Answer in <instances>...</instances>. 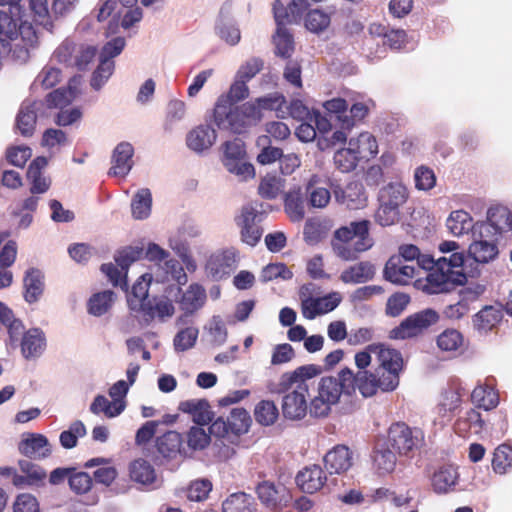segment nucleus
Listing matches in <instances>:
<instances>
[{
	"label": "nucleus",
	"mask_w": 512,
	"mask_h": 512,
	"mask_svg": "<svg viewBox=\"0 0 512 512\" xmlns=\"http://www.w3.org/2000/svg\"><path fill=\"white\" fill-rule=\"evenodd\" d=\"M335 200L348 209H360L366 205L367 197L364 187L359 182H350L345 188L334 189Z\"/></svg>",
	"instance_id": "b1692460"
},
{
	"label": "nucleus",
	"mask_w": 512,
	"mask_h": 512,
	"mask_svg": "<svg viewBox=\"0 0 512 512\" xmlns=\"http://www.w3.org/2000/svg\"><path fill=\"white\" fill-rule=\"evenodd\" d=\"M327 234L325 225L317 218L308 219L304 225V240L309 245L319 243Z\"/></svg>",
	"instance_id": "e2e57ef3"
},
{
	"label": "nucleus",
	"mask_w": 512,
	"mask_h": 512,
	"mask_svg": "<svg viewBox=\"0 0 512 512\" xmlns=\"http://www.w3.org/2000/svg\"><path fill=\"white\" fill-rule=\"evenodd\" d=\"M216 34L227 44L234 46L239 43L241 34L238 26L228 16L220 15L215 26Z\"/></svg>",
	"instance_id": "49530a36"
},
{
	"label": "nucleus",
	"mask_w": 512,
	"mask_h": 512,
	"mask_svg": "<svg viewBox=\"0 0 512 512\" xmlns=\"http://www.w3.org/2000/svg\"><path fill=\"white\" fill-rule=\"evenodd\" d=\"M341 300L338 292H332L323 297L308 296L301 301L302 315L309 320L315 319L318 315L333 311Z\"/></svg>",
	"instance_id": "dca6fc26"
},
{
	"label": "nucleus",
	"mask_w": 512,
	"mask_h": 512,
	"mask_svg": "<svg viewBox=\"0 0 512 512\" xmlns=\"http://www.w3.org/2000/svg\"><path fill=\"white\" fill-rule=\"evenodd\" d=\"M143 253L142 247H126L115 256L117 266L112 263L102 264L101 271L114 286L127 290V270L133 262L141 258Z\"/></svg>",
	"instance_id": "9b49d317"
},
{
	"label": "nucleus",
	"mask_w": 512,
	"mask_h": 512,
	"mask_svg": "<svg viewBox=\"0 0 512 512\" xmlns=\"http://www.w3.org/2000/svg\"><path fill=\"white\" fill-rule=\"evenodd\" d=\"M150 280L146 279V275H143L133 285L131 293L127 296V303L131 311L140 312L145 306L148 299Z\"/></svg>",
	"instance_id": "a19ab883"
},
{
	"label": "nucleus",
	"mask_w": 512,
	"mask_h": 512,
	"mask_svg": "<svg viewBox=\"0 0 512 512\" xmlns=\"http://www.w3.org/2000/svg\"><path fill=\"white\" fill-rule=\"evenodd\" d=\"M320 373L321 368L317 365H303L281 374L277 382L268 384L270 393L284 394L282 413L286 419L301 420L306 416L309 410L307 397L310 396L307 381Z\"/></svg>",
	"instance_id": "f03ea898"
},
{
	"label": "nucleus",
	"mask_w": 512,
	"mask_h": 512,
	"mask_svg": "<svg viewBox=\"0 0 512 512\" xmlns=\"http://www.w3.org/2000/svg\"><path fill=\"white\" fill-rule=\"evenodd\" d=\"M446 227L448 231L455 237H461L463 235L471 234L473 237V231L476 227L471 215L464 210L452 211L447 220Z\"/></svg>",
	"instance_id": "c85d7f7f"
},
{
	"label": "nucleus",
	"mask_w": 512,
	"mask_h": 512,
	"mask_svg": "<svg viewBox=\"0 0 512 512\" xmlns=\"http://www.w3.org/2000/svg\"><path fill=\"white\" fill-rule=\"evenodd\" d=\"M284 208L292 221H301L304 218L305 204L299 189L285 195Z\"/></svg>",
	"instance_id": "3c124183"
},
{
	"label": "nucleus",
	"mask_w": 512,
	"mask_h": 512,
	"mask_svg": "<svg viewBox=\"0 0 512 512\" xmlns=\"http://www.w3.org/2000/svg\"><path fill=\"white\" fill-rule=\"evenodd\" d=\"M476 225L489 226V232L498 237L503 232L512 229V213L504 206L491 207L487 211V220L478 221Z\"/></svg>",
	"instance_id": "4be33fe9"
},
{
	"label": "nucleus",
	"mask_w": 512,
	"mask_h": 512,
	"mask_svg": "<svg viewBox=\"0 0 512 512\" xmlns=\"http://www.w3.org/2000/svg\"><path fill=\"white\" fill-rule=\"evenodd\" d=\"M489 226L476 225L473 231L469 255L478 263L486 264L498 255L497 238L489 232Z\"/></svg>",
	"instance_id": "f8f14e48"
},
{
	"label": "nucleus",
	"mask_w": 512,
	"mask_h": 512,
	"mask_svg": "<svg viewBox=\"0 0 512 512\" xmlns=\"http://www.w3.org/2000/svg\"><path fill=\"white\" fill-rule=\"evenodd\" d=\"M333 160L336 168L343 173L353 171L360 161L349 144L347 148L337 150Z\"/></svg>",
	"instance_id": "4d7b16f0"
},
{
	"label": "nucleus",
	"mask_w": 512,
	"mask_h": 512,
	"mask_svg": "<svg viewBox=\"0 0 512 512\" xmlns=\"http://www.w3.org/2000/svg\"><path fill=\"white\" fill-rule=\"evenodd\" d=\"M213 119L219 129L241 134L260 122L262 112L253 102L233 106L221 97L215 105Z\"/></svg>",
	"instance_id": "39448f33"
},
{
	"label": "nucleus",
	"mask_w": 512,
	"mask_h": 512,
	"mask_svg": "<svg viewBox=\"0 0 512 512\" xmlns=\"http://www.w3.org/2000/svg\"><path fill=\"white\" fill-rule=\"evenodd\" d=\"M152 206V194L148 188L137 191L131 202L132 215L135 219L143 220L149 217Z\"/></svg>",
	"instance_id": "de8ad7c7"
},
{
	"label": "nucleus",
	"mask_w": 512,
	"mask_h": 512,
	"mask_svg": "<svg viewBox=\"0 0 512 512\" xmlns=\"http://www.w3.org/2000/svg\"><path fill=\"white\" fill-rule=\"evenodd\" d=\"M179 410L192 416L193 421L199 427L207 425L212 420V411L210 405L205 399H191L182 401L179 404Z\"/></svg>",
	"instance_id": "7c9ffc66"
},
{
	"label": "nucleus",
	"mask_w": 512,
	"mask_h": 512,
	"mask_svg": "<svg viewBox=\"0 0 512 512\" xmlns=\"http://www.w3.org/2000/svg\"><path fill=\"white\" fill-rule=\"evenodd\" d=\"M284 183L283 178L267 174L259 185V194L266 199H275L282 192Z\"/></svg>",
	"instance_id": "052dcab7"
},
{
	"label": "nucleus",
	"mask_w": 512,
	"mask_h": 512,
	"mask_svg": "<svg viewBox=\"0 0 512 512\" xmlns=\"http://www.w3.org/2000/svg\"><path fill=\"white\" fill-rule=\"evenodd\" d=\"M369 108L366 103L355 102L350 107V115L339 116V122L344 129L351 130L357 122L363 120L368 114Z\"/></svg>",
	"instance_id": "338daca9"
},
{
	"label": "nucleus",
	"mask_w": 512,
	"mask_h": 512,
	"mask_svg": "<svg viewBox=\"0 0 512 512\" xmlns=\"http://www.w3.org/2000/svg\"><path fill=\"white\" fill-rule=\"evenodd\" d=\"M255 420L263 425L270 426L275 423L279 416V411L275 403L271 400L260 401L254 410Z\"/></svg>",
	"instance_id": "864d4df0"
},
{
	"label": "nucleus",
	"mask_w": 512,
	"mask_h": 512,
	"mask_svg": "<svg viewBox=\"0 0 512 512\" xmlns=\"http://www.w3.org/2000/svg\"><path fill=\"white\" fill-rule=\"evenodd\" d=\"M86 432V427L82 421H74L68 430L61 432L59 436L61 446L65 449H72L76 447L78 438L84 437Z\"/></svg>",
	"instance_id": "bf43d9fd"
},
{
	"label": "nucleus",
	"mask_w": 512,
	"mask_h": 512,
	"mask_svg": "<svg viewBox=\"0 0 512 512\" xmlns=\"http://www.w3.org/2000/svg\"><path fill=\"white\" fill-rule=\"evenodd\" d=\"M370 221H352L335 230L331 246L334 254L345 261L357 260L359 254L369 250L373 244L370 236Z\"/></svg>",
	"instance_id": "20e7f679"
},
{
	"label": "nucleus",
	"mask_w": 512,
	"mask_h": 512,
	"mask_svg": "<svg viewBox=\"0 0 512 512\" xmlns=\"http://www.w3.org/2000/svg\"><path fill=\"white\" fill-rule=\"evenodd\" d=\"M396 455L385 445L375 448L373 454V465L379 475L391 473L396 466Z\"/></svg>",
	"instance_id": "a18cd8bd"
},
{
	"label": "nucleus",
	"mask_w": 512,
	"mask_h": 512,
	"mask_svg": "<svg viewBox=\"0 0 512 512\" xmlns=\"http://www.w3.org/2000/svg\"><path fill=\"white\" fill-rule=\"evenodd\" d=\"M206 301V291L198 283L191 284L185 292L182 293L180 299L177 302L180 305V309L186 314H194L196 311L201 309Z\"/></svg>",
	"instance_id": "c756f323"
},
{
	"label": "nucleus",
	"mask_w": 512,
	"mask_h": 512,
	"mask_svg": "<svg viewBox=\"0 0 512 512\" xmlns=\"http://www.w3.org/2000/svg\"><path fill=\"white\" fill-rule=\"evenodd\" d=\"M115 298L116 295L111 290L93 294L87 303L88 313L96 317L106 314L111 309Z\"/></svg>",
	"instance_id": "c03bdc74"
},
{
	"label": "nucleus",
	"mask_w": 512,
	"mask_h": 512,
	"mask_svg": "<svg viewBox=\"0 0 512 512\" xmlns=\"http://www.w3.org/2000/svg\"><path fill=\"white\" fill-rule=\"evenodd\" d=\"M25 300L29 303L38 301L44 289L43 273L36 268H30L24 277Z\"/></svg>",
	"instance_id": "58836bf2"
},
{
	"label": "nucleus",
	"mask_w": 512,
	"mask_h": 512,
	"mask_svg": "<svg viewBox=\"0 0 512 512\" xmlns=\"http://www.w3.org/2000/svg\"><path fill=\"white\" fill-rule=\"evenodd\" d=\"M439 319L436 311L425 309L405 318L400 325L390 331L391 339H407L421 333L424 329L435 324Z\"/></svg>",
	"instance_id": "ddd939ff"
},
{
	"label": "nucleus",
	"mask_w": 512,
	"mask_h": 512,
	"mask_svg": "<svg viewBox=\"0 0 512 512\" xmlns=\"http://www.w3.org/2000/svg\"><path fill=\"white\" fill-rule=\"evenodd\" d=\"M80 83V77H74L70 80L67 89H56L50 92L46 97V110L49 108H63L69 105L77 96V85Z\"/></svg>",
	"instance_id": "f704fd0d"
},
{
	"label": "nucleus",
	"mask_w": 512,
	"mask_h": 512,
	"mask_svg": "<svg viewBox=\"0 0 512 512\" xmlns=\"http://www.w3.org/2000/svg\"><path fill=\"white\" fill-rule=\"evenodd\" d=\"M237 255L233 249L213 253L207 260L205 269L209 277L221 280L228 277L236 268Z\"/></svg>",
	"instance_id": "2eb2a0df"
},
{
	"label": "nucleus",
	"mask_w": 512,
	"mask_h": 512,
	"mask_svg": "<svg viewBox=\"0 0 512 512\" xmlns=\"http://www.w3.org/2000/svg\"><path fill=\"white\" fill-rule=\"evenodd\" d=\"M348 144L353 148V152L358 159L369 160L378 153V145L375 137L369 132H362L356 138H351Z\"/></svg>",
	"instance_id": "c9c22d12"
},
{
	"label": "nucleus",
	"mask_w": 512,
	"mask_h": 512,
	"mask_svg": "<svg viewBox=\"0 0 512 512\" xmlns=\"http://www.w3.org/2000/svg\"><path fill=\"white\" fill-rule=\"evenodd\" d=\"M199 330L194 326L180 329L173 339L175 351L184 352L193 348L198 339Z\"/></svg>",
	"instance_id": "5fc2aeb1"
},
{
	"label": "nucleus",
	"mask_w": 512,
	"mask_h": 512,
	"mask_svg": "<svg viewBox=\"0 0 512 512\" xmlns=\"http://www.w3.org/2000/svg\"><path fill=\"white\" fill-rule=\"evenodd\" d=\"M156 446L158 452L165 458H174L178 454L186 453L184 450L183 438L176 431H168L157 438Z\"/></svg>",
	"instance_id": "2f4dec72"
},
{
	"label": "nucleus",
	"mask_w": 512,
	"mask_h": 512,
	"mask_svg": "<svg viewBox=\"0 0 512 512\" xmlns=\"http://www.w3.org/2000/svg\"><path fill=\"white\" fill-rule=\"evenodd\" d=\"M415 271L414 265L405 264L399 256H392L386 262L383 274L391 283L406 285L415 276Z\"/></svg>",
	"instance_id": "5701e85b"
},
{
	"label": "nucleus",
	"mask_w": 512,
	"mask_h": 512,
	"mask_svg": "<svg viewBox=\"0 0 512 512\" xmlns=\"http://www.w3.org/2000/svg\"><path fill=\"white\" fill-rule=\"evenodd\" d=\"M471 400L479 408L490 410L498 405V395L489 385H478L471 393Z\"/></svg>",
	"instance_id": "09e8293b"
},
{
	"label": "nucleus",
	"mask_w": 512,
	"mask_h": 512,
	"mask_svg": "<svg viewBox=\"0 0 512 512\" xmlns=\"http://www.w3.org/2000/svg\"><path fill=\"white\" fill-rule=\"evenodd\" d=\"M223 165L230 172L242 179L252 178L255 170L252 164L246 161V150L241 139L226 141L223 144Z\"/></svg>",
	"instance_id": "9d476101"
},
{
	"label": "nucleus",
	"mask_w": 512,
	"mask_h": 512,
	"mask_svg": "<svg viewBox=\"0 0 512 512\" xmlns=\"http://www.w3.org/2000/svg\"><path fill=\"white\" fill-rule=\"evenodd\" d=\"M502 319V311L494 306H486L473 319L474 328L479 333L492 330Z\"/></svg>",
	"instance_id": "ea45409f"
},
{
	"label": "nucleus",
	"mask_w": 512,
	"mask_h": 512,
	"mask_svg": "<svg viewBox=\"0 0 512 512\" xmlns=\"http://www.w3.org/2000/svg\"><path fill=\"white\" fill-rule=\"evenodd\" d=\"M216 139L217 132L212 126L200 124L187 133L186 145L191 151L202 154L214 145Z\"/></svg>",
	"instance_id": "f3484780"
},
{
	"label": "nucleus",
	"mask_w": 512,
	"mask_h": 512,
	"mask_svg": "<svg viewBox=\"0 0 512 512\" xmlns=\"http://www.w3.org/2000/svg\"><path fill=\"white\" fill-rule=\"evenodd\" d=\"M211 440L210 434L203 427L192 426L186 434V445H184L185 457L191 456L195 451L205 449Z\"/></svg>",
	"instance_id": "37998d69"
},
{
	"label": "nucleus",
	"mask_w": 512,
	"mask_h": 512,
	"mask_svg": "<svg viewBox=\"0 0 512 512\" xmlns=\"http://www.w3.org/2000/svg\"><path fill=\"white\" fill-rule=\"evenodd\" d=\"M358 372L341 369L336 376H324L317 384L316 394L311 397V416L326 417L342 395L351 396L356 389L363 397H372L379 390L390 392L399 385L403 368L402 354L384 344H370L354 356Z\"/></svg>",
	"instance_id": "f257e3e1"
},
{
	"label": "nucleus",
	"mask_w": 512,
	"mask_h": 512,
	"mask_svg": "<svg viewBox=\"0 0 512 512\" xmlns=\"http://www.w3.org/2000/svg\"><path fill=\"white\" fill-rule=\"evenodd\" d=\"M457 469L451 465L443 466L432 477L433 490L438 494H445L453 490L458 480Z\"/></svg>",
	"instance_id": "4c0bfd02"
},
{
	"label": "nucleus",
	"mask_w": 512,
	"mask_h": 512,
	"mask_svg": "<svg viewBox=\"0 0 512 512\" xmlns=\"http://www.w3.org/2000/svg\"><path fill=\"white\" fill-rule=\"evenodd\" d=\"M463 264V253L439 257L436 269L427 272L425 282L421 285L422 290L427 294H439L451 291L456 285L464 284L466 275Z\"/></svg>",
	"instance_id": "423d86ee"
},
{
	"label": "nucleus",
	"mask_w": 512,
	"mask_h": 512,
	"mask_svg": "<svg viewBox=\"0 0 512 512\" xmlns=\"http://www.w3.org/2000/svg\"><path fill=\"white\" fill-rule=\"evenodd\" d=\"M409 198L408 188L402 182H389L379 189L375 221L382 227L392 226L400 221L401 207Z\"/></svg>",
	"instance_id": "0eeeda50"
},
{
	"label": "nucleus",
	"mask_w": 512,
	"mask_h": 512,
	"mask_svg": "<svg viewBox=\"0 0 512 512\" xmlns=\"http://www.w3.org/2000/svg\"><path fill=\"white\" fill-rule=\"evenodd\" d=\"M47 117L45 102L25 99L16 116V128L22 136H32L38 120Z\"/></svg>",
	"instance_id": "4468645a"
},
{
	"label": "nucleus",
	"mask_w": 512,
	"mask_h": 512,
	"mask_svg": "<svg viewBox=\"0 0 512 512\" xmlns=\"http://www.w3.org/2000/svg\"><path fill=\"white\" fill-rule=\"evenodd\" d=\"M61 70L53 66H45L35 78L32 88L49 89L60 82Z\"/></svg>",
	"instance_id": "0e129e2a"
},
{
	"label": "nucleus",
	"mask_w": 512,
	"mask_h": 512,
	"mask_svg": "<svg viewBox=\"0 0 512 512\" xmlns=\"http://www.w3.org/2000/svg\"><path fill=\"white\" fill-rule=\"evenodd\" d=\"M223 512H253L254 499L244 492L230 495L222 504Z\"/></svg>",
	"instance_id": "8fccbe9b"
},
{
	"label": "nucleus",
	"mask_w": 512,
	"mask_h": 512,
	"mask_svg": "<svg viewBox=\"0 0 512 512\" xmlns=\"http://www.w3.org/2000/svg\"><path fill=\"white\" fill-rule=\"evenodd\" d=\"M424 441V433L419 428H411L404 422H397L390 426L388 442L400 455L419 449Z\"/></svg>",
	"instance_id": "1a4fd4ad"
},
{
	"label": "nucleus",
	"mask_w": 512,
	"mask_h": 512,
	"mask_svg": "<svg viewBox=\"0 0 512 512\" xmlns=\"http://www.w3.org/2000/svg\"><path fill=\"white\" fill-rule=\"evenodd\" d=\"M26 40L30 45L37 41V33L33 25L23 20L20 5H10L0 10V42L3 46L11 41Z\"/></svg>",
	"instance_id": "6e6552de"
},
{
	"label": "nucleus",
	"mask_w": 512,
	"mask_h": 512,
	"mask_svg": "<svg viewBox=\"0 0 512 512\" xmlns=\"http://www.w3.org/2000/svg\"><path fill=\"white\" fill-rule=\"evenodd\" d=\"M130 478L132 481L147 487H156L157 476L154 467L145 459H137L130 464Z\"/></svg>",
	"instance_id": "473e14b6"
},
{
	"label": "nucleus",
	"mask_w": 512,
	"mask_h": 512,
	"mask_svg": "<svg viewBox=\"0 0 512 512\" xmlns=\"http://www.w3.org/2000/svg\"><path fill=\"white\" fill-rule=\"evenodd\" d=\"M463 343L461 333L455 329H447L437 337V346L445 352L456 351Z\"/></svg>",
	"instance_id": "774afa93"
},
{
	"label": "nucleus",
	"mask_w": 512,
	"mask_h": 512,
	"mask_svg": "<svg viewBox=\"0 0 512 512\" xmlns=\"http://www.w3.org/2000/svg\"><path fill=\"white\" fill-rule=\"evenodd\" d=\"M174 312L173 302L165 295L153 297L140 311L147 323L155 318L165 321L167 318L172 317Z\"/></svg>",
	"instance_id": "a878e982"
},
{
	"label": "nucleus",
	"mask_w": 512,
	"mask_h": 512,
	"mask_svg": "<svg viewBox=\"0 0 512 512\" xmlns=\"http://www.w3.org/2000/svg\"><path fill=\"white\" fill-rule=\"evenodd\" d=\"M134 155V148L129 142L119 143L113 150L111 157V168L108 175L116 177H125L133 167L132 157Z\"/></svg>",
	"instance_id": "aec40b11"
},
{
	"label": "nucleus",
	"mask_w": 512,
	"mask_h": 512,
	"mask_svg": "<svg viewBox=\"0 0 512 512\" xmlns=\"http://www.w3.org/2000/svg\"><path fill=\"white\" fill-rule=\"evenodd\" d=\"M114 69L115 63L113 60L100 59L99 65L91 77V87L96 91L100 90L112 76Z\"/></svg>",
	"instance_id": "13d9d810"
},
{
	"label": "nucleus",
	"mask_w": 512,
	"mask_h": 512,
	"mask_svg": "<svg viewBox=\"0 0 512 512\" xmlns=\"http://www.w3.org/2000/svg\"><path fill=\"white\" fill-rule=\"evenodd\" d=\"M89 410L94 415L103 414L107 418H115L125 410V405L120 401H110L104 395H97L90 404Z\"/></svg>",
	"instance_id": "79ce46f5"
},
{
	"label": "nucleus",
	"mask_w": 512,
	"mask_h": 512,
	"mask_svg": "<svg viewBox=\"0 0 512 512\" xmlns=\"http://www.w3.org/2000/svg\"><path fill=\"white\" fill-rule=\"evenodd\" d=\"M326 470L330 474H341L353 465V453L345 445H337L324 456Z\"/></svg>",
	"instance_id": "412c9836"
},
{
	"label": "nucleus",
	"mask_w": 512,
	"mask_h": 512,
	"mask_svg": "<svg viewBox=\"0 0 512 512\" xmlns=\"http://www.w3.org/2000/svg\"><path fill=\"white\" fill-rule=\"evenodd\" d=\"M493 470L498 474H505L512 467V447L506 444L498 446L492 460Z\"/></svg>",
	"instance_id": "680f3d73"
},
{
	"label": "nucleus",
	"mask_w": 512,
	"mask_h": 512,
	"mask_svg": "<svg viewBox=\"0 0 512 512\" xmlns=\"http://www.w3.org/2000/svg\"><path fill=\"white\" fill-rule=\"evenodd\" d=\"M0 322L7 328L8 344L12 348L20 347L26 360L39 358L46 349V336L40 328L24 331L21 320L16 319L10 308L0 302Z\"/></svg>",
	"instance_id": "7ed1b4c3"
},
{
	"label": "nucleus",
	"mask_w": 512,
	"mask_h": 512,
	"mask_svg": "<svg viewBox=\"0 0 512 512\" xmlns=\"http://www.w3.org/2000/svg\"><path fill=\"white\" fill-rule=\"evenodd\" d=\"M30 8L34 13L36 23L41 25L45 30L52 33L54 23L49 16L46 0H29Z\"/></svg>",
	"instance_id": "69168bd1"
},
{
	"label": "nucleus",
	"mask_w": 512,
	"mask_h": 512,
	"mask_svg": "<svg viewBox=\"0 0 512 512\" xmlns=\"http://www.w3.org/2000/svg\"><path fill=\"white\" fill-rule=\"evenodd\" d=\"M320 178L313 174L305 185V196L308 204L313 208H324L331 199L330 191L319 186Z\"/></svg>",
	"instance_id": "e433bc0d"
},
{
	"label": "nucleus",
	"mask_w": 512,
	"mask_h": 512,
	"mask_svg": "<svg viewBox=\"0 0 512 512\" xmlns=\"http://www.w3.org/2000/svg\"><path fill=\"white\" fill-rule=\"evenodd\" d=\"M275 53L282 58H289L294 51V41L286 27L277 28L273 37Z\"/></svg>",
	"instance_id": "6e6d98bb"
},
{
	"label": "nucleus",
	"mask_w": 512,
	"mask_h": 512,
	"mask_svg": "<svg viewBox=\"0 0 512 512\" xmlns=\"http://www.w3.org/2000/svg\"><path fill=\"white\" fill-rule=\"evenodd\" d=\"M19 451L35 459H45L50 456L52 450L48 438L42 434H30L19 444Z\"/></svg>",
	"instance_id": "cd10ccee"
},
{
	"label": "nucleus",
	"mask_w": 512,
	"mask_h": 512,
	"mask_svg": "<svg viewBox=\"0 0 512 512\" xmlns=\"http://www.w3.org/2000/svg\"><path fill=\"white\" fill-rule=\"evenodd\" d=\"M232 430V438L238 440L239 436L246 433L251 423V417L244 408H234L226 418Z\"/></svg>",
	"instance_id": "603ef678"
},
{
	"label": "nucleus",
	"mask_w": 512,
	"mask_h": 512,
	"mask_svg": "<svg viewBox=\"0 0 512 512\" xmlns=\"http://www.w3.org/2000/svg\"><path fill=\"white\" fill-rule=\"evenodd\" d=\"M376 267L370 261H361L345 268L340 274V280L345 284H364L375 277Z\"/></svg>",
	"instance_id": "bb28decb"
},
{
	"label": "nucleus",
	"mask_w": 512,
	"mask_h": 512,
	"mask_svg": "<svg viewBox=\"0 0 512 512\" xmlns=\"http://www.w3.org/2000/svg\"><path fill=\"white\" fill-rule=\"evenodd\" d=\"M327 477L319 465H311L305 467L298 472L296 476V483L298 487L305 493L313 494L320 490Z\"/></svg>",
	"instance_id": "393cba45"
},
{
	"label": "nucleus",
	"mask_w": 512,
	"mask_h": 512,
	"mask_svg": "<svg viewBox=\"0 0 512 512\" xmlns=\"http://www.w3.org/2000/svg\"><path fill=\"white\" fill-rule=\"evenodd\" d=\"M257 494L261 503L272 511L280 509L289 500V494L283 485L276 486L269 481H264L257 486Z\"/></svg>",
	"instance_id": "6ab92c4d"
},
{
	"label": "nucleus",
	"mask_w": 512,
	"mask_h": 512,
	"mask_svg": "<svg viewBox=\"0 0 512 512\" xmlns=\"http://www.w3.org/2000/svg\"><path fill=\"white\" fill-rule=\"evenodd\" d=\"M257 217L258 213L252 206H244L237 218L242 241L252 247L259 242L263 232L257 223Z\"/></svg>",
	"instance_id": "a211bd4d"
},
{
	"label": "nucleus",
	"mask_w": 512,
	"mask_h": 512,
	"mask_svg": "<svg viewBox=\"0 0 512 512\" xmlns=\"http://www.w3.org/2000/svg\"><path fill=\"white\" fill-rule=\"evenodd\" d=\"M164 271V276L160 279L161 281L173 280L177 285L170 286L166 292L172 294L174 291L177 293L181 292V285H185L188 281V277L182 264L176 259H166L159 267Z\"/></svg>",
	"instance_id": "72a5a7b5"
}]
</instances>
